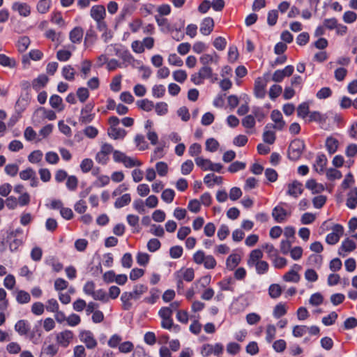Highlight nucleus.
<instances>
[{"mask_svg":"<svg viewBox=\"0 0 357 357\" xmlns=\"http://www.w3.org/2000/svg\"><path fill=\"white\" fill-rule=\"evenodd\" d=\"M305 143L300 139H295L290 143L288 149V158L291 160H298L305 150Z\"/></svg>","mask_w":357,"mask_h":357,"instance_id":"nucleus-1","label":"nucleus"},{"mask_svg":"<svg viewBox=\"0 0 357 357\" xmlns=\"http://www.w3.org/2000/svg\"><path fill=\"white\" fill-rule=\"evenodd\" d=\"M113 158L116 162H122L127 168L139 167L142 165V162L137 158L127 156L124 153L119 151H114Z\"/></svg>","mask_w":357,"mask_h":357,"instance_id":"nucleus-2","label":"nucleus"},{"mask_svg":"<svg viewBox=\"0 0 357 357\" xmlns=\"http://www.w3.org/2000/svg\"><path fill=\"white\" fill-rule=\"evenodd\" d=\"M271 118L275 124H267L265 126V128H275L279 130H282L285 126V122L283 120L281 112L278 109L273 110L271 114Z\"/></svg>","mask_w":357,"mask_h":357,"instance_id":"nucleus-3","label":"nucleus"},{"mask_svg":"<svg viewBox=\"0 0 357 357\" xmlns=\"http://www.w3.org/2000/svg\"><path fill=\"white\" fill-rule=\"evenodd\" d=\"M93 107V104L90 102L86 104L84 107L82 109L79 119V122L86 124L91 123L93 121L95 116L94 114L91 113Z\"/></svg>","mask_w":357,"mask_h":357,"instance_id":"nucleus-4","label":"nucleus"},{"mask_svg":"<svg viewBox=\"0 0 357 357\" xmlns=\"http://www.w3.org/2000/svg\"><path fill=\"white\" fill-rule=\"evenodd\" d=\"M79 339L89 349H93L97 346V341L94 338L93 333L89 331H82L79 333Z\"/></svg>","mask_w":357,"mask_h":357,"instance_id":"nucleus-5","label":"nucleus"},{"mask_svg":"<svg viewBox=\"0 0 357 357\" xmlns=\"http://www.w3.org/2000/svg\"><path fill=\"white\" fill-rule=\"evenodd\" d=\"M73 338V333L71 331L65 330L56 335V340L59 344L67 347Z\"/></svg>","mask_w":357,"mask_h":357,"instance_id":"nucleus-6","label":"nucleus"},{"mask_svg":"<svg viewBox=\"0 0 357 357\" xmlns=\"http://www.w3.org/2000/svg\"><path fill=\"white\" fill-rule=\"evenodd\" d=\"M266 85L267 80L263 79L261 77L256 79L255 82L254 92L255 96L257 98H263L265 97Z\"/></svg>","mask_w":357,"mask_h":357,"instance_id":"nucleus-7","label":"nucleus"},{"mask_svg":"<svg viewBox=\"0 0 357 357\" xmlns=\"http://www.w3.org/2000/svg\"><path fill=\"white\" fill-rule=\"evenodd\" d=\"M303 185L298 181H294L291 183L288 184L287 195L297 198L303 192Z\"/></svg>","mask_w":357,"mask_h":357,"instance_id":"nucleus-8","label":"nucleus"},{"mask_svg":"<svg viewBox=\"0 0 357 357\" xmlns=\"http://www.w3.org/2000/svg\"><path fill=\"white\" fill-rule=\"evenodd\" d=\"M12 9L23 17H28L31 13V7L26 3L14 2L12 4Z\"/></svg>","mask_w":357,"mask_h":357,"instance_id":"nucleus-9","label":"nucleus"},{"mask_svg":"<svg viewBox=\"0 0 357 357\" xmlns=\"http://www.w3.org/2000/svg\"><path fill=\"white\" fill-rule=\"evenodd\" d=\"M213 20L211 17H206L201 23L200 32L204 36H208L213 31Z\"/></svg>","mask_w":357,"mask_h":357,"instance_id":"nucleus-10","label":"nucleus"},{"mask_svg":"<svg viewBox=\"0 0 357 357\" xmlns=\"http://www.w3.org/2000/svg\"><path fill=\"white\" fill-rule=\"evenodd\" d=\"M219 57L215 52L213 54H204L199 58V61L203 66H210L212 63L217 64Z\"/></svg>","mask_w":357,"mask_h":357,"instance_id":"nucleus-11","label":"nucleus"},{"mask_svg":"<svg viewBox=\"0 0 357 357\" xmlns=\"http://www.w3.org/2000/svg\"><path fill=\"white\" fill-rule=\"evenodd\" d=\"M91 16L96 21L103 20L105 16V8L103 6H94L91 9Z\"/></svg>","mask_w":357,"mask_h":357,"instance_id":"nucleus-12","label":"nucleus"},{"mask_svg":"<svg viewBox=\"0 0 357 357\" xmlns=\"http://www.w3.org/2000/svg\"><path fill=\"white\" fill-rule=\"evenodd\" d=\"M287 215V211L280 206H277L273 209L272 216L277 222H283Z\"/></svg>","mask_w":357,"mask_h":357,"instance_id":"nucleus-13","label":"nucleus"},{"mask_svg":"<svg viewBox=\"0 0 357 357\" xmlns=\"http://www.w3.org/2000/svg\"><path fill=\"white\" fill-rule=\"evenodd\" d=\"M184 25L185 21L181 20H180L179 24H174V32L171 33L172 34L173 39L177 41L183 40V38H184V34L181 33V31L184 28Z\"/></svg>","mask_w":357,"mask_h":357,"instance_id":"nucleus-14","label":"nucleus"},{"mask_svg":"<svg viewBox=\"0 0 357 357\" xmlns=\"http://www.w3.org/2000/svg\"><path fill=\"white\" fill-rule=\"evenodd\" d=\"M158 26H159L160 31L165 33L174 32V24H170L166 18H158Z\"/></svg>","mask_w":357,"mask_h":357,"instance_id":"nucleus-15","label":"nucleus"},{"mask_svg":"<svg viewBox=\"0 0 357 357\" xmlns=\"http://www.w3.org/2000/svg\"><path fill=\"white\" fill-rule=\"evenodd\" d=\"M84 31L79 26L75 27L69 34V38L73 43H79L83 38Z\"/></svg>","mask_w":357,"mask_h":357,"instance_id":"nucleus-16","label":"nucleus"},{"mask_svg":"<svg viewBox=\"0 0 357 357\" xmlns=\"http://www.w3.org/2000/svg\"><path fill=\"white\" fill-rule=\"evenodd\" d=\"M305 187L310 190L313 194H318L325 190L324 186L316 182L314 179H310L305 183Z\"/></svg>","mask_w":357,"mask_h":357,"instance_id":"nucleus-17","label":"nucleus"},{"mask_svg":"<svg viewBox=\"0 0 357 357\" xmlns=\"http://www.w3.org/2000/svg\"><path fill=\"white\" fill-rule=\"evenodd\" d=\"M108 135L114 139H123L126 135V131L124 129L117 127L109 128L107 130Z\"/></svg>","mask_w":357,"mask_h":357,"instance_id":"nucleus-18","label":"nucleus"},{"mask_svg":"<svg viewBox=\"0 0 357 357\" xmlns=\"http://www.w3.org/2000/svg\"><path fill=\"white\" fill-rule=\"evenodd\" d=\"M263 257V253L261 250L255 249L251 251L249 259L248 260V265L249 266H253L255 264L261 261L260 259Z\"/></svg>","mask_w":357,"mask_h":357,"instance_id":"nucleus-19","label":"nucleus"},{"mask_svg":"<svg viewBox=\"0 0 357 357\" xmlns=\"http://www.w3.org/2000/svg\"><path fill=\"white\" fill-rule=\"evenodd\" d=\"M199 77H202L203 79H212V82L217 80V75L213 73V70L210 66H202L199 70Z\"/></svg>","mask_w":357,"mask_h":357,"instance_id":"nucleus-20","label":"nucleus"},{"mask_svg":"<svg viewBox=\"0 0 357 357\" xmlns=\"http://www.w3.org/2000/svg\"><path fill=\"white\" fill-rule=\"evenodd\" d=\"M327 164V158L324 154H319L316 159L314 168L317 172L322 174Z\"/></svg>","mask_w":357,"mask_h":357,"instance_id":"nucleus-21","label":"nucleus"},{"mask_svg":"<svg viewBox=\"0 0 357 357\" xmlns=\"http://www.w3.org/2000/svg\"><path fill=\"white\" fill-rule=\"evenodd\" d=\"M339 142L337 139L333 137H328L326 140V147L330 154L335 153L338 148Z\"/></svg>","mask_w":357,"mask_h":357,"instance_id":"nucleus-22","label":"nucleus"},{"mask_svg":"<svg viewBox=\"0 0 357 357\" xmlns=\"http://www.w3.org/2000/svg\"><path fill=\"white\" fill-rule=\"evenodd\" d=\"M48 80L49 79L46 75H40L36 79L33 80L32 86L36 91H38L46 85Z\"/></svg>","mask_w":357,"mask_h":357,"instance_id":"nucleus-23","label":"nucleus"},{"mask_svg":"<svg viewBox=\"0 0 357 357\" xmlns=\"http://www.w3.org/2000/svg\"><path fill=\"white\" fill-rule=\"evenodd\" d=\"M137 106L146 112H150L153 109L155 105L153 101L148 99H142L136 102Z\"/></svg>","mask_w":357,"mask_h":357,"instance_id":"nucleus-24","label":"nucleus"},{"mask_svg":"<svg viewBox=\"0 0 357 357\" xmlns=\"http://www.w3.org/2000/svg\"><path fill=\"white\" fill-rule=\"evenodd\" d=\"M161 326L163 328L172 331L175 333L180 331V326L178 325H174L172 318L162 319Z\"/></svg>","mask_w":357,"mask_h":357,"instance_id":"nucleus-25","label":"nucleus"},{"mask_svg":"<svg viewBox=\"0 0 357 357\" xmlns=\"http://www.w3.org/2000/svg\"><path fill=\"white\" fill-rule=\"evenodd\" d=\"M241 261V257L237 254H233L228 257L226 261V266L229 270H233Z\"/></svg>","mask_w":357,"mask_h":357,"instance_id":"nucleus-26","label":"nucleus"},{"mask_svg":"<svg viewBox=\"0 0 357 357\" xmlns=\"http://www.w3.org/2000/svg\"><path fill=\"white\" fill-rule=\"evenodd\" d=\"M176 273H179L181 279H183L187 282H191L195 277L194 270L192 268L181 269Z\"/></svg>","mask_w":357,"mask_h":357,"instance_id":"nucleus-27","label":"nucleus"},{"mask_svg":"<svg viewBox=\"0 0 357 357\" xmlns=\"http://www.w3.org/2000/svg\"><path fill=\"white\" fill-rule=\"evenodd\" d=\"M327 116L325 114H321L319 112L313 111L309 114V121H315L320 123H326Z\"/></svg>","mask_w":357,"mask_h":357,"instance_id":"nucleus-28","label":"nucleus"},{"mask_svg":"<svg viewBox=\"0 0 357 357\" xmlns=\"http://www.w3.org/2000/svg\"><path fill=\"white\" fill-rule=\"evenodd\" d=\"M15 330L19 335H24L29 332V328L24 320H20L15 324Z\"/></svg>","mask_w":357,"mask_h":357,"instance_id":"nucleus-29","label":"nucleus"},{"mask_svg":"<svg viewBox=\"0 0 357 357\" xmlns=\"http://www.w3.org/2000/svg\"><path fill=\"white\" fill-rule=\"evenodd\" d=\"M153 126V122L150 120H147L144 124V128L148 131L147 138L151 141V144L154 145L156 144V134L150 130Z\"/></svg>","mask_w":357,"mask_h":357,"instance_id":"nucleus-30","label":"nucleus"},{"mask_svg":"<svg viewBox=\"0 0 357 357\" xmlns=\"http://www.w3.org/2000/svg\"><path fill=\"white\" fill-rule=\"evenodd\" d=\"M75 70L70 65L66 66L62 68V75L66 79L73 81L75 79Z\"/></svg>","mask_w":357,"mask_h":357,"instance_id":"nucleus-31","label":"nucleus"},{"mask_svg":"<svg viewBox=\"0 0 357 357\" xmlns=\"http://www.w3.org/2000/svg\"><path fill=\"white\" fill-rule=\"evenodd\" d=\"M282 294V288L278 284H272L268 288V294L272 298H278Z\"/></svg>","mask_w":357,"mask_h":357,"instance_id":"nucleus-32","label":"nucleus"},{"mask_svg":"<svg viewBox=\"0 0 357 357\" xmlns=\"http://www.w3.org/2000/svg\"><path fill=\"white\" fill-rule=\"evenodd\" d=\"M131 201L130 195L129 194H124L121 197L116 199L114 203L116 208H122L128 205Z\"/></svg>","mask_w":357,"mask_h":357,"instance_id":"nucleus-33","label":"nucleus"},{"mask_svg":"<svg viewBox=\"0 0 357 357\" xmlns=\"http://www.w3.org/2000/svg\"><path fill=\"white\" fill-rule=\"evenodd\" d=\"M51 6V0H40L37 4V10L42 14L46 13Z\"/></svg>","mask_w":357,"mask_h":357,"instance_id":"nucleus-34","label":"nucleus"},{"mask_svg":"<svg viewBox=\"0 0 357 357\" xmlns=\"http://www.w3.org/2000/svg\"><path fill=\"white\" fill-rule=\"evenodd\" d=\"M15 61L3 54H0V65L4 67L14 68L15 66Z\"/></svg>","mask_w":357,"mask_h":357,"instance_id":"nucleus-35","label":"nucleus"},{"mask_svg":"<svg viewBox=\"0 0 357 357\" xmlns=\"http://www.w3.org/2000/svg\"><path fill=\"white\" fill-rule=\"evenodd\" d=\"M309 105L307 102L300 104L297 108V115L301 118H305L310 114Z\"/></svg>","mask_w":357,"mask_h":357,"instance_id":"nucleus-36","label":"nucleus"},{"mask_svg":"<svg viewBox=\"0 0 357 357\" xmlns=\"http://www.w3.org/2000/svg\"><path fill=\"white\" fill-rule=\"evenodd\" d=\"M283 279L286 282H298L300 276L296 271L291 270L283 275Z\"/></svg>","mask_w":357,"mask_h":357,"instance_id":"nucleus-37","label":"nucleus"},{"mask_svg":"<svg viewBox=\"0 0 357 357\" xmlns=\"http://www.w3.org/2000/svg\"><path fill=\"white\" fill-rule=\"evenodd\" d=\"M211 160L208 159H204L202 157H197L195 158L196 165L199 167L204 171L209 170L211 167Z\"/></svg>","mask_w":357,"mask_h":357,"instance_id":"nucleus-38","label":"nucleus"},{"mask_svg":"<svg viewBox=\"0 0 357 357\" xmlns=\"http://www.w3.org/2000/svg\"><path fill=\"white\" fill-rule=\"evenodd\" d=\"M326 175L327 178L330 181L340 179L342 176L341 172L334 168L327 169Z\"/></svg>","mask_w":357,"mask_h":357,"instance_id":"nucleus-39","label":"nucleus"},{"mask_svg":"<svg viewBox=\"0 0 357 357\" xmlns=\"http://www.w3.org/2000/svg\"><path fill=\"white\" fill-rule=\"evenodd\" d=\"M254 266L256 268L257 273L259 275L266 273L269 267L268 264L265 261H259L255 264Z\"/></svg>","mask_w":357,"mask_h":357,"instance_id":"nucleus-40","label":"nucleus"},{"mask_svg":"<svg viewBox=\"0 0 357 357\" xmlns=\"http://www.w3.org/2000/svg\"><path fill=\"white\" fill-rule=\"evenodd\" d=\"M29 44H30V40L28 37L23 36V37L20 38L17 42V47H18L19 52H25L27 50Z\"/></svg>","mask_w":357,"mask_h":357,"instance_id":"nucleus-41","label":"nucleus"},{"mask_svg":"<svg viewBox=\"0 0 357 357\" xmlns=\"http://www.w3.org/2000/svg\"><path fill=\"white\" fill-rule=\"evenodd\" d=\"M263 140L267 144H273L275 140V135L274 132L270 130L269 128H265V130L263 134Z\"/></svg>","mask_w":357,"mask_h":357,"instance_id":"nucleus-42","label":"nucleus"},{"mask_svg":"<svg viewBox=\"0 0 357 357\" xmlns=\"http://www.w3.org/2000/svg\"><path fill=\"white\" fill-rule=\"evenodd\" d=\"M175 196V192L172 189L165 190L161 195L162 199L166 203H171Z\"/></svg>","mask_w":357,"mask_h":357,"instance_id":"nucleus-43","label":"nucleus"},{"mask_svg":"<svg viewBox=\"0 0 357 357\" xmlns=\"http://www.w3.org/2000/svg\"><path fill=\"white\" fill-rule=\"evenodd\" d=\"M92 297L94 300L100 301L103 303H106L109 301L107 293L102 289L95 291Z\"/></svg>","mask_w":357,"mask_h":357,"instance_id":"nucleus-44","label":"nucleus"},{"mask_svg":"<svg viewBox=\"0 0 357 357\" xmlns=\"http://www.w3.org/2000/svg\"><path fill=\"white\" fill-rule=\"evenodd\" d=\"M282 91V86L278 84H273L269 89V97L272 100L278 98Z\"/></svg>","mask_w":357,"mask_h":357,"instance_id":"nucleus-45","label":"nucleus"},{"mask_svg":"<svg viewBox=\"0 0 357 357\" xmlns=\"http://www.w3.org/2000/svg\"><path fill=\"white\" fill-rule=\"evenodd\" d=\"M91 68V62L89 60H84L81 63V73L84 79L86 78Z\"/></svg>","mask_w":357,"mask_h":357,"instance_id":"nucleus-46","label":"nucleus"},{"mask_svg":"<svg viewBox=\"0 0 357 357\" xmlns=\"http://www.w3.org/2000/svg\"><path fill=\"white\" fill-rule=\"evenodd\" d=\"M219 146L218 142L214 138H209L206 141V149L210 152H215Z\"/></svg>","mask_w":357,"mask_h":357,"instance_id":"nucleus-47","label":"nucleus"},{"mask_svg":"<svg viewBox=\"0 0 357 357\" xmlns=\"http://www.w3.org/2000/svg\"><path fill=\"white\" fill-rule=\"evenodd\" d=\"M194 164L191 160H188L184 162L181 167V174L183 175L189 174L193 169Z\"/></svg>","mask_w":357,"mask_h":357,"instance_id":"nucleus-48","label":"nucleus"},{"mask_svg":"<svg viewBox=\"0 0 357 357\" xmlns=\"http://www.w3.org/2000/svg\"><path fill=\"white\" fill-rule=\"evenodd\" d=\"M50 104L52 107L61 110L62 98L58 95H53L50 98Z\"/></svg>","mask_w":357,"mask_h":357,"instance_id":"nucleus-49","label":"nucleus"},{"mask_svg":"<svg viewBox=\"0 0 357 357\" xmlns=\"http://www.w3.org/2000/svg\"><path fill=\"white\" fill-rule=\"evenodd\" d=\"M16 299L19 303L24 304L29 303L31 297L28 292L21 290L18 291Z\"/></svg>","mask_w":357,"mask_h":357,"instance_id":"nucleus-50","label":"nucleus"},{"mask_svg":"<svg viewBox=\"0 0 357 357\" xmlns=\"http://www.w3.org/2000/svg\"><path fill=\"white\" fill-rule=\"evenodd\" d=\"M287 313V310L284 304L278 303L273 310V316L278 319Z\"/></svg>","mask_w":357,"mask_h":357,"instance_id":"nucleus-51","label":"nucleus"},{"mask_svg":"<svg viewBox=\"0 0 357 357\" xmlns=\"http://www.w3.org/2000/svg\"><path fill=\"white\" fill-rule=\"evenodd\" d=\"M266 340L268 342H271L272 340L275 338L276 334V328L274 325L269 324L266 328Z\"/></svg>","mask_w":357,"mask_h":357,"instance_id":"nucleus-52","label":"nucleus"},{"mask_svg":"<svg viewBox=\"0 0 357 357\" xmlns=\"http://www.w3.org/2000/svg\"><path fill=\"white\" fill-rule=\"evenodd\" d=\"M203 264L205 268L213 269L215 267L217 262L212 255H206Z\"/></svg>","mask_w":357,"mask_h":357,"instance_id":"nucleus-53","label":"nucleus"},{"mask_svg":"<svg viewBox=\"0 0 357 357\" xmlns=\"http://www.w3.org/2000/svg\"><path fill=\"white\" fill-rule=\"evenodd\" d=\"M341 248L345 252H351L355 250L356 243L354 241L347 238L342 242Z\"/></svg>","mask_w":357,"mask_h":357,"instance_id":"nucleus-54","label":"nucleus"},{"mask_svg":"<svg viewBox=\"0 0 357 357\" xmlns=\"http://www.w3.org/2000/svg\"><path fill=\"white\" fill-rule=\"evenodd\" d=\"M43 158V153L40 151L36 150L31 152L28 156L29 161L31 163L39 162Z\"/></svg>","mask_w":357,"mask_h":357,"instance_id":"nucleus-55","label":"nucleus"},{"mask_svg":"<svg viewBox=\"0 0 357 357\" xmlns=\"http://www.w3.org/2000/svg\"><path fill=\"white\" fill-rule=\"evenodd\" d=\"M96 39V34L93 29L90 28L87 30L85 38H84V45H86L87 43L90 44H93Z\"/></svg>","mask_w":357,"mask_h":357,"instance_id":"nucleus-56","label":"nucleus"},{"mask_svg":"<svg viewBox=\"0 0 357 357\" xmlns=\"http://www.w3.org/2000/svg\"><path fill=\"white\" fill-rule=\"evenodd\" d=\"M323 301L324 298L320 293H314L310 296L309 303L312 305L317 306L321 305Z\"/></svg>","mask_w":357,"mask_h":357,"instance_id":"nucleus-57","label":"nucleus"},{"mask_svg":"<svg viewBox=\"0 0 357 357\" xmlns=\"http://www.w3.org/2000/svg\"><path fill=\"white\" fill-rule=\"evenodd\" d=\"M337 318V314L335 312H331L328 316L322 318V323L325 326L333 324Z\"/></svg>","mask_w":357,"mask_h":357,"instance_id":"nucleus-58","label":"nucleus"},{"mask_svg":"<svg viewBox=\"0 0 357 357\" xmlns=\"http://www.w3.org/2000/svg\"><path fill=\"white\" fill-rule=\"evenodd\" d=\"M35 175L36 172L30 167L26 168V169L20 172V178L24 181L31 179V178L34 177Z\"/></svg>","mask_w":357,"mask_h":357,"instance_id":"nucleus-59","label":"nucleus"},{"mask_svg":"<svg viewBox=\"0 0 357 357\" xmlns=\"http://www.w3.org/2000/svg\"><path fill=\"white\" fill-rule=\"evenodd\" d=\"M242 125L246 128H252L255 125V119L253 115H247L242 120Z\"/></svg>","mask_w":357,"mask_h":357,"instance_id":"nucleus-60","label":"nucleus"},{"mask_svg":"<svg viewBox=\"0 0 357 357\" xmlns=\"http://www.w3.org/2000/svg\"><path fill=\"white\" fill-rule=\"evenodd\" d=\"M326 202V197L324 195L316 196L312 199L313 206L316 208H321Z\"/></svg>","mask_w":357,"mask_h":357,"instance_id":"nucleus-61","label":"nucleus"},{"mask_svg":"<svg viewBox=\"0 0 357 357\" xmlns=\"http://www.w3.org/2000/svg\"><path fill=\"white\" fill-rule=\"evenodd\" d=\"M332 94V91L329 87H323L316 94L318 99H326L330 97Z\"/></svg>","mask_w":357,"mask_h":357,"instance_id":"nucleus-62","label":"nucleus"},{"mask_svg":"<svg viewBox=\"0 0 357 357\" xmlns=\"http://www.w3.org/2000/svg\"><path fill=\"white\" fill-rule=\"evenodd\" d=\"M93 162L92 160L89 158L84 159L81 164L80 168L84 173L89 172L93 167Z\"/></svg>","mask_w":357,"mask_h":357,"instance_id":"nucleus-63","label":"nucleus"},{"mask_svg":"<svg viewBox=\"0 0 357 357\" xmlns=\"http://www.w3.org/2000/svg\"><path fill=\"white\" fill-rule=\"evenodd\" d=\"M77 96L80 102H85L89 98V93L86 88L80 87L77 91Z\"/></svg>","mask_w":357,"mask_h":357,"instance_id":"nucleus-64","label":"nucleus"}]
</instances>
